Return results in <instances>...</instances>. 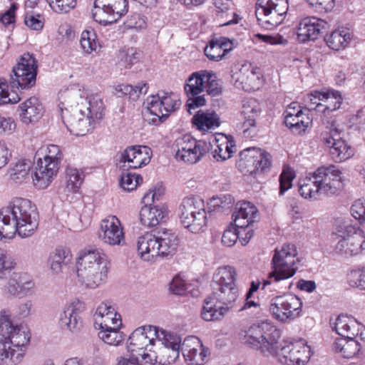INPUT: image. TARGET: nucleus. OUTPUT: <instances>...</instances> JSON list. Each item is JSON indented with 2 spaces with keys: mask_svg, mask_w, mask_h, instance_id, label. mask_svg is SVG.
I'll return each mask as SVG.
<instances>
[{
  "mask_svg": "<svg viewBox=\"0 0 365 365\" xmlns=\"http://www.w3.org/2000/svg\"><path fill=\"white\" fill-rule=\"evenodd\" d=\"M324 130L320 133L321 142L329 148L332 158L336 162H342L354 155V148L341 137L344 128L336 120H323Z\"/></svg>",
  "mask_w": 365,
  "mask_h": 365,
  "instance_id": "8",
  "label": "nucleus"
},
{
  "mask_svg": "<svg viewBox=\"0 0 365 365\" xmlns=\"http://www.w3.org/2000/svg\"><path fill=\"white\" fill-rule=\"evenodd\" d=\"M34 289V282L26 274L14 272L1 288V292L3 295L9 298H22L32 295Z\"/></svg>",
  "mask_w": 365,
  "mask_h": 365,
  "instance_id": "23",
  "label": "nucleus"
},
{
  "mask_svg": "<svg viewBox=\"0 0 365 365\" xmlns=\"http://www.w3.org/2000/svg\"><path fill=\"white\" fill-rule=\"evenodd\" d=\"M71 252L66 247H59L52 252L48 257V264L51 270L55 274L63 272V267L71 261Z\"/></svg>",
  "mask_w": 365,
  "mask_h": 365,
  "instance_id": "39",
  "label": "nucleus"
},
{
  "mask_svg": "<svg viewBox=\"0 0 365 365\" xmlns=\"http://www.w3.org/2000/svg\"><path fill=\"white\" fill-rule=\"evenodd\" d=\"M351 215L359 221L360 229L365 230V207L361 200L356 201L351 208Z\"/></svg>",
  "mask_w": 365,
  "mask_h": 365,
  "instance_id": "61",
  "label": "nucleus"
},
{
  "mask_svg": "<svg viewBox=\"0 0 365 365\" xmlns=\"http://www.w3.org/2000/svg\"><path fill=\"white\" fill-rule=\"evenodd\" d=\"M181 338L176 334L161 329L155 340L157 359L159 365H170L180 356Z\"/></svg>",
  "mask_w": 365,
  "mask_h": 365,
  "instance_id": "16",
  "label": "nucleus"
},
{
  "mask_svg": "<svg viewBox=\"0 0 365 365\" xmlns=\"http://www.w3.org/2000/svg\"><path fill=\"white\" fill-rule=\"evenodd\" d=\"M179 241L178 237L169 230L147 232L138 239V252L145 261H155L159 257L173 255Z\"/></svg>",
  "mask_w": 365,
  "mask_h": 365,
  "instance_id": "4",
  "label": "nucleus"
},
{
  "mask_svg": "<svg viewBox=\"0 0 365 365\" xmlns=\"http://www.w3.org/2000/svg\"><path fill=\"white\" fill-rule=\"evenodd\" d=\"M82 173L73 168L68 167L66 169L67 189L72 192H76L83 182Z\"/></svg>",
  "mask_w": 365,
  "mask_h": 365,
  "instance_id": "53",
  "label": "nucleus"
},
{
  "mask_svg": "<svg viewBox=\"0 0 365 365\" xmlns=\"http://www.w3.org/2000/svg\"><path fill=\"white\" fill-rule=\"evenodd\" d=\"M205 206L203 200L199 197L190 196L185 197L180 206V215L197 214L205 212Z\"/></svg>",
  "mask_w": 365,
  "mask_h": 365,
  "instance_id": "46",
  "label": "nucleus"
},
{
  "mask_svg": "<svg viewBox=\"0 0 365 365\" xmlns=\"http://www.w3.org/2000/svg\"><path fill=\"white\" fill-rule=\"evenodd\" d=\"M352 34L349 29L341 28L333 31L325 37L327 45L331 49L339 51L346 48L350 43Z\"/></svg>",
  "mask_w": 365,
  "mask_h": 365,
  "instance_id": "41",
  "label": "nucleus"
},
{
  "mask_svg": "<svg viewBox=\"0 0 365 365\" xmlns=\"http://www.w3.org/2000/svg\"><path fill=\"white\" fill-rule=\"evenodd\" d=\"M214 146L213 157L217 161L229 159L233 153V142L230 141L225 135H222L221 138H215Z\"/></svg>",
  "mask_w": 365,
  "mask_h": 365,
  "instance_id": "45",
  "label": "nucleus"
},
{
  "mask_svg": "<svg viewBox=\"0 0 365 365\" xmlns=\"http://www.w3.org/2000/svg\"><path fill=\"white\" fill-rule=\"evenodd\" d=\"M31 168L29 160H23L18 161L9 170V178L15 184H21L29 179V173Z\"/></svg>",
  "mask_w": 365,
  "mask_h": 365,
  "instance_id": "48",
  "label": "nucleus"
},
{
  "mask_svg": "<svg viewBox=\"0 0 365 365\" xmlns=\"http://www.w3.org/2000/svg\"><path fill=\"white\" fill-rule=\"evenodd\" d=\"M288 9L287 0H257L255 14L262 27L272 30L283 22Z\"/></svg>",
  "mask_w": 365,
  "mask_h": 365,
  "instance_id": "10",
  "label": "nucleus"
},
{
  "mask_svg": "<svg viewBox=\"0 0 365 365\" xmlns=\"http://www.w3.org/2000/svg\"><path fill=\"white\" fill-rule=\"evenodd\" d=\"M180 351L189 365H203L210 354L208 348L204 346L200 339L195 336H189L181 341Z\"/></svg>",
  "mask_w": 365,
  "mask_h": 365,
  "instance_id": "24",
  "label": "nucleus"
},
{
  "mask_svg": "<svg viewBox=\"0 0 365 365\" xmlns=\"http://www.w3.org/2000/svg\"><path fill=\"white\" fill-rule=\"evenodd\" d=\"M365 250V230L356 225L343 223L338 230L337 242L334 247L336 254L353 257Z\"/></svg>",
  "mask_w": 365,
  "mask_h": 365,
  "instance_id": "9",
  "label": "nucleus"
},
{
  "mask_svg": "<svg viewBox=\"0 0 365 365\" xmlns=\"http://www.w3.org/2000/svg\"><path fill=\"white\" fill-rule=\"evenodd\" d=\"M51 8L56 12L66 13L74 8L76 0H46Z\"/></svg>",
  "mask_w": 365,
  "mask_h": 365,
  "instance_id": "57",
  "label": "nucleus"
},
{
  "mask_svg": "<svg viewBox=\"0 0 365 365\" xmlns=\"http://www.w3.org/2000/svg\"><path fill=\"white\" fill-rule=\"evenodd\" d=\"M94 325L101 330L111 327L120 328L122 326L121 316L115 309L107 303H101L93 314Z\"/></svg>",
  "mask_w": 365,
  "mask_h": 365,
  "instance_id": "31",
  "label": "nucleus"
},
{
  "mask_svg": "<svg viewBox=\"0 0 365 365\" xmlns=\"http://www.w3.org/2000/svg\"><path fill=\"white\" fill-rule=\"evenodd\" d=\"M98 237L104 243L112 246H123L125 243L120 221L114 215L108 216L101 221Z\"/></svg>",
  "mask_w": 365,
  "mask_h": 365,
  "instance_id": "25",
  "label": "nucleus"
},
{
  "mask_svg": "<svg viewBox=\"0 0 365 365\" xmlns=\"http://www.w3.org/2000/svg\"><path fill=\"white\" fill-rule=\"evenodd\" d=\"M213 289L212 294L205 299L201 316L207 321L220 319L235 306L239 296L237 284Z\"/></svg>",
  "mask_w": 365,
  "mask_h": 365,
  "instance_id": "7",
  "label": "nucleus"
},
{
  "mask_svg": "<svg viewBox=\"0 0 365 365\" xmlns=\"http://www.w3.org/2000/svg\"><path fill=\"white\" fill-rule=\"evenodd\" d=\"M237 272L235 267L229 265L217 269L212 277V289L228 287L237 284Z\"/></svg>",
  "mask_w": 365,
  "mask_h": 365,
  "instance_id": "38",
  "label": "nucleus"
},
{
  "mask_svg": "<svg viewBox=\"0 0 365 365\" xmlns=\"http://www.w3.org/2000/svg\"><path fill=\"white\" fill-rule=\"evenodd\" d=\"M180 105V100L177 95L164 91L151 96L147 100V110L154 116L151 120L155 124L163 122L170 113L178 109Z\"/></svg>",
  "mask_w": 365,
  "mask_h": 365,
  "instance_id": "13",
  "label": "nucleus"
},
{
  "mask_svg": "<svg viewBox=\"0 0 365 365\" xmlns=\"http://www.w3.org/2000/svg\"><path fill=\"white\" fill-rule=\"evenodd\" d=\"M80 43L83 52L91 54L100 48L97 35L93 30H84L81 33Z\"/></svg>",
  "mask_w": 365,
  "mask_h": 365,
  "instance_id": "50",
  "label": "nucleus"
},
{
  "mask_svg": "<svg viewBox=\"0 0 365 365\" xmlns=\"http://www.w3.org/2000/svg\"><path fill=\"white\" fill-rule=\"evenodd\" d=\"M282 356L288 365H306L310 360L312 350L304 339L286 342L277 354Z\"/></svg>",
  "mask_w": 365,
  "mask_h": 365,
  "instance_id": "22",
  "label": "nucleus"
},
{
  "mask_svg": "<svg viewBox=\"0 0 365 365\" xmlns=\"http://www.w3.org/2000/svg\"><path fill=\"white\" fill-rule=\"evenodd\" d=\"M98 336L106 344L111 346H118L124 340V334L120 331V328L111 327L101 330L98 332Z\"/></svg>",
  "mask_w": 365,
  "mask_h": 365,
  "instance_id": "51",
  "label": "nucleus"
},
{
  "mask_svg": "<svg viewBox=\"0 0 365 365\" xmlns=\"http://www.w3.org/2000/svg\"><path fill=\"white\" fill-rule=\"evenodd\" d=\"M302 302L295 295L287 294L277 296L269 302V311L274 319L284 322L294 320L299 316Z\"/></svg>",
  "mask_w": 365,
  "mask_h": 365,
  "instance_id": "17",
  "label": "nucleus"
},
{
  "mask_svg": "<svg viewBox=\"0 0 365 365\" xmlns=\"http://www.w3.org/2000/svg\"><path fill=\"white\" fill-rule=\"evenodd\" d=\"M141 56V52L135 48H123L118 52L117 66L120 69L130 68L139 61Z\"/></svg>",
  "mask_w": 365,
  "mask_h": 365,
  "instance_id": "44",
  "label": "nucleus"
},
{
  "mask_svg": "<svg viewBox=\"0 0 365 365\" xmlns=\"http://www.w3.org/2000/svg\"><path fill=\"white\" fill-rule=\"evenodd\" d=\"M206 70L193 72L190 75L184 85V90L187 97L186 107L191 114L192 110L205 104V98L202 94L205 92Z\"/></svg>",
  "mask_w": 365,
  "mask_h": 365,
  "instance_id": "19",
  "label": "nucleus"
},
{
  "mask_svg": "<svg viewBox=\"0 0 365 365\" xmlns=\"http://www.w3.org/2000/svg\"><path fill=\"white\" fill-rule=\"evenodd\" d=\"M328 23L321 19L309 16L302 19L297 26V37L302 42L314 41L323 30L328 28Z\"/></svg>",
  "mask_w": 365,
  "mask_h": 365,
  "instance_id": "30",
  "label": "nucleus"
},
{
  "mask_svg": "<svg viewBox=\"0 0 365 365\" xmlns=\"http://www.w3.org/2000/svg\"><path fill=\"white\" fill-rule=\"evenodd\" d=\"M193 124L200 130L208 131L220 125L218 115L210 110H199L192 119Z\"/></svg>",
  "mask_w": 365,
  "mask_h": 365,
  "instance_id": "40",
  "label": "nucleus"
},
{
  "mask_svg": "<svg viewBox=\"0 0 365 365\" xmlns=\"http://www.w3.org/2000/svg\"><path fill=\"white\" fill-rule=\"evenodd\" d=\"M162 195L163 190L160 187L150 189L144 195L142 200L145 206L140 211V220L145 227H155L162 222L168 215L167 210L163 207L150 206L155 200H160Z\"/></svg>",
  "mask_w": 365,
  "mask_h": 365,
  "instance_id": "18",
  "label": "nucleus"
},
{
  "mask_svg": "<svg viewBox=\"0 0 365 365\" xmlns=\"http://www.w3.org/2000/svg\"><path fill=\"white\" fill-rule=\"evenodd\" d=\"M108 261L99 250H83L77 261V275L87 287L95 289L107 279Z\"/></svg>",
  "mask_w": 365,
  "mask_h": 365,
  "instance_id": "5",
  "label": "nucleus"
},
{
  "mask_svg": "<svg viewBox=\"0 0 365 365\" xmlns=\"http://www.w3.org/2000/svg\"><path fill=\"white\" fill-rule=\"evenodd\" d=\"M323 95H324V98H322V106L324 107V116L322 120L324 118H328L329 120H334V118H329L327 116V113H329V111H334L339 109L342 103V97L340 92L337 91H328L327 92H323Z\"/></svg>",
  "mask_w": 365,
  "mask_h": 365,
  "instance_id": "47",
  "label": "nucleus"
},
{
  "mask_svg": "<svg viewBox=\"0 0 365 365\" xmlns=\"http://www.w3.org/2000/svg\"><path fill=\"white\" fill-rule=\"evenodd\" d=\"M331 328L341 338L365 339V327L354 317L341 314L331 324Z\"/></svg>",
  "mask_w": 365,
  "mask_h": 365,
  "instance_id": "28",
  "label": "nucleus"
},
{
  "mask_svg": "<svg viewBox=\"0 0 365 365\" xmlns=\"http://www.w3.org/2000/svg\"><path fill=\"white\" fill-rule=\"evenodd\" d=\"M143 181V178L135 173H128L123 174L120 178V186L121 187L128 191H132L136 188Z\"/></svg>",
  "mask_w": 365,
  "mask_h": 365,
  "instance_id": "54",
  "label": "nucleus"
},
{
  "mask_svg": "<svg viewBox=\"0 0 365 365\" xmlns=\"http://www.w3.org/2000/svg\"><path fill=\"white\" fill-rule=\"evenodd\" d=\"M58 170L56 163L38 158L32 175L34 186L38 189L46 188L56 175Z\"/></svg>",
  "mask_w": 365,
  "mask_h": 365,
  "instance_id": "32",
  "label": "nucleus"
},
{
  "mask_svg": "<svg viewBox=\"0 0 365 365\" xmlns=\"http://www.w3.org/2000/svg\"><path fill=\"white\" fill-rule=\"evenodd\" d=\"M232 217L235 225L237 228H247L257 220L258 210L250 202H238L235 206V210L232 214Z\"/></svg>",
  "mask_w": 365,
  "mask_h": 365,
  "instance_id": "33",
  "label": "nucleus"
},
{
  "mask_svg": "<svg viewBox=\"0 0 365 365\" xmlns=\"http://www.w3.org/2000/svg\"><path fill=\"white\" fill-rule=\"evenodd\" d=\"M204 53L211 61H219L225 57L223 51L221 50L214 39L205 48Z\"/></svg>",
  "mask_w": 365,
  "mask_h": 365,
  "instance_id": "60",
  "label": "nucleus"
},
{
  "mask_svg": "<svg viewBox=\"0 0 365 365\" xmlns=\"http://www.w3.org/2000/svg\"><path fill=\"white\" fill-rule=\"evenodd\" d=\"M38 226L36 208L28 199L15 198L0 210L1 239H12L16 233L21 238L29 237Z\"/></svg>",
  "mask_w": 365,
  "mask_h": 365,
  "instance_id": "2",
  "label": "nucleus"
},
{
  "mask_svg": "<svg viewBox=\"0 0 365 365\" xmlns=\"http://www.w3.org/2000/svg\"><path fill=\"white\" fill-rule=\"evenodd\" d=\"M31 337L26 325L11 321L9 310L0 311V364H19L24 357Z\"/></svg>",
  "mask_w": 365,
  "mask_h": 365,
  "instance_id": "3",
  "label": "nucleus"
},
{
  "mask_svg": "<svg viewBox=\"0 0 365 365\" xmlns=\"http://www.w3.org/2000/svg\"><path fill=\"white\" fill-rule=\"evenodd\" d=\"M19 101V95L14 93H9L6 81L0 78V105L9 103H16Z\"/></svg>",
  "mask_w": 365,
  "mask_h": 365,
  "instance_id": "56",
  "label": "nucleus"
},
{
  "mask_svg": "<svg viewBox=\"0 0 365 365\" xmlns=\"http://www.w3.org/2000/svg\"><path fill=\"white\" fill-rule=\"evenodd\" d=\"M206 78L205 91L212 96L220 95L222 92V85L216 75L206 70Z\"/></svg>",
  "mask_w": 365,
  "mask_h": 365,
  "instance_id": "52",
  "label": "nucleus"
},
{
  "mask_svg": "<svg viewBox=\"0 0 365 365\" xmlns=\"http://www.w3.org/2000/svg\"><path fill=\"white\" fill-rule=\"evenodd\" d=\"M241 155L245 158L247 165L252 164L255 172H264L271 166V155L267 152L257 148L244 150Z\"/></svg>",
  "mask_w": 365,
  "mask_h": 365,
  "instance_id": "36",
  "label": "nucleus"
},
{
  "mask_svg": "<svg viewBox=\"0 0 365 365\" xmlns=\"http://www.w3.org/2000/svg\"><path fill=\"white\" fill-rule=\"evenodd\" d=\"M322 98H324L323 92L315 91L304 97V103L308 109H316L321 107Z\"/></svg>",
  "mask_w": 365,
  "mask_h": 365,
  "instance_id": "62",
  "label": "nucleus"
},
{
  "mask_svg": "<svg viewBox=\"0 0 365 365\" xmlns=\"http://www.w3.org/2000/svg\"><path fill=\"white\" fill-rule=\"evenodd\" d=\"M19 118L24 124L38 121L43 113V107L36 97H31L19 106Z\"/></svg>",
  "mask_w": 365,
  "mask_h": 365,
  "instance_id": "35",
  "label": "nucleus"
},
{
  "mask_svg": "<svg viewBox=\"0 0 365 365\" xmlns=\"http://www.w3.org/2000/svg\"><path fill=\"white\" fill-rule=\"evenodd\" d=\"M161 329L155 326H143L135 329L127 341V349L132 357H138L148 345H155L157 334Z\"/></svg>",
  "mask_w": 365,
  "mask_h": 365,
  "instance_id": "20",
  "label": "nucleus"
},
{
  "mask_svg": "<svg viewBox=\"0 0 365 365\" xmlns=\"http://www.w3.org/2000/svg\"><path fill=\"white\" fill-rule=\"evenodd\" d=\"M151 149L145 145H133L125 148L120 154V162L123 168L138 169L148 165L151 159Z\"/></svg>",
  "mask_w": 365,
  "mask_h": 365,
  "instance_id": "27",
  "label": "nucleus"
},
{
  "mask_svg": "<svg viewBox=\"0 0 365 365\" xmlns=\"http://www.w3.org/2000/svg\"><path fill=\"white\" fill-rule=\"evenodd\" d=\"M85 308V304L77 299L66 304L59 316L58 322L61 327L73 334L79 332L82 327L79 314Z\"/></svg>",
  "mask_w": 365,
  "mask_h": 365,
  "instance_id": "26",
  "label": "nucleus"
},
{
  "mask_svg": "<svg viewBox=\"0 0 365 365\" xmlns=\"http://www.w3.org/2000/svg\"><path fill=\"white\" fill-rule=\"evenodd\" d=\"M361 349V345L356 339H336L333 344V349L341 356L346 359L356 356Z\"/></svg>",
  "mask_w": 365,
  "mask_h": 365,
  "instance_id": "42",
  "label": "nucleus"
},
{
  "mask_svg": "<svg viewBox=\"0 0 365 365\" xmlns=\"http://www.w3.org/2000/svg\"><path fill=\"white\" fill-rule=\"evenodd\" d=\"M15 265L14 259L5 250L0 248V279L4 278L6 272H10Z\"/></svg>",
  "mask_w": 365,
  "mask_h": 365,
  "instance_id": "55",
  "label": "nucleus"
},
{
  "mask_svg": "<svg viewBox=\"0 0 365 365\" xmlns=\"http://www.w3.org/2000/svg\"><path fill=\"white\" fill-rule=\"evenodd\" d=\"M273 327L269 324H253L246 331L245 343L261 352L264 356L277 354L276 341L271 336Z\"/></svg>",
  "mask_w": 365,
  "mask_h": 365,
  "instance_id": "12",
  "label": "nucleus"
},
{
  "mask_svg": "<svg viewBox=\"0 0 365 365\" xmlns=\"http://www.w3.org/2000/svg\"><path fill=\"white\" fill-rule=\"evenodd\" d=\"M284 123L292 133L301 134L309 127L311 120L308 115L303 112L294 116L284 117Z\"/></svg>",
  "mask_w": 365,
  "mask_h": 365,
  "instance_id": "49",
  "label": "nucleus"
},
{
  "mask_svg": "<svg viewBox=\"0 0 365 365\" xmlns=\"http://www.w3.org/2000/svg\"><path fill=\"white\" fill-rule=\"evenodd\" d=\"M323 195L336 193L341 184V172L335 165L322 166L314 171Z\"/></svg>",
  "mask_w": 365,
  "mask_h": 365,
  "instance_id": "29",
  "label": "nucleus"
},
{
  "mask_svg": "<svg viewBox=\"0 0 365 365\" xmlns=\"http://www.w3.org/2000/svg\"><path fill=\"white\" fill-rule=\"evenodd\" d=\"M232 73V80L235 86L245 91L257 90L262 83L260 69L251 63L246 62L236 66Z\"/></svg>",
  "mask_w": 365,
  "mask_h": 365,
  "instance_id": "21",
  "label": "nucleus"
},
{
  "mask_svg": "<svg viewBox=\"0 0 365 365\" xmlns=\"http://www.w3.org/2000/svg\"><path fill=\"white\" fill-rule=\"evenodd\" d=\"M299 185V193L306 199H317L321 195H323L322 190H321V186L315 172L310 173L303 179H300Z\"/></svg>",
  "mask_w": 365,
  "mask_h": 365,
  "instance_id": "37",
  "label": "nucleus"
},
{
  "mask_svg": "<svg viewBox=\"0 0 365 365\" xmlns=\"http://www.w3.org/2000/svg\"><path fill=\"white\" fill-rule=\"evenodd\" d=\"M309 6L319 13H327L334 7V0H305Z\"/></svg>",
  "mask_w": 365,
  "mask_h": 365,
  "instance_id": "58",
  "label": "nucleus"
},
{
  "mask_svg": "<svg viewBox=\"0 0 365 365\" xmlns=\"http://www.w3.org/2000/svg\"><path fill=\"white\" fill-rule=\"evenodd\" d=\"M294 179L293 173L291 170H284L279 176V195H283L292 185V182Z\"/></svg>",
  "mask_w": 365,
  "mask_h": 365,
  "instance_id": "64",
  "label": "nucleus"
},
{
  "mask_svg": "<svg viewBox=\"0 0 365 365\" xmlns=\"http://www.w3.org/2000/svg\"><path fill=\"white\" fill-rule=\"evenodd\" d=\"M297 251L294 245L287 244L277 248L271 262L272 271L267 279H263L262 289H266L269 285L293 277L297 269Z\"/></svg>",
  "mask_w": 365,
  "mask_h": 365,
  "instance_id": "6",
  "label": "nucleus"
},
{
  "mask_svg": "<svg viewBox=\"0 0 365 365\" xmlns=\"http://www.w3.org/2000/svg\"><path fill=\"white\" fill-rule=\"evenodd\" d=\"M349 282L351 287L365 289V267L362 269L351 271L349 274Z\"/></svg>",
  "mask_w": 365,
  "mask_h": 365,
  "instance_id": "59",
  "label": "nucleus"
},
{
  "mask_svg": "<svg viewBox=\"0 0 365 365\" xmlns=\"http://www.w3.org/2000/svg\"><path fill=\"white\" fill-rule=\"evenodd\" d=\"M126 25L129 28L141 30L146 27V18L141 14L135 13L130 15L127 21Z\"/></svg>",
  "mask_w": 365,
  "mask_h": 365,
  "instance_id": "63",
  "label": "nucleus"
},
{
  "mask_svg": "<svg viewBox=\"0 0 365 365\" xmlns=\"http://www.w3.org/2000/svg\"><path fill=\"white\" fill-rule=\"evenodd\" d=\"M58 108L70 133L84 135L103 118L104 105L101 98L89 95L79 86H72L58 94Z\"/></svg>",
  "mask_w": 365,
  "mask_h": 365,
  "instance_id": "1",
  "label": "nucleus"
},
{
  "mask_svg": "<svg viewBox=\"0 0 365 365\" xmlns=\"http://www.w3.org/2000/svg\"><path fill=\"white\" fill-rule=\"evenodd\" d=\"M37 62L36 58L29 53H24L12 69L14 73L11 76L12 87L29 89L33 87L36 81Z\"/></svg>",
  "mask_w": 365,
  "mask_h": 365,
  "instance_id": "15",
  "label": "nucleus"
},
{
  "mask_svg": "<svg viewBox=\"0 0 365 365\" xmlns=\"http://www.w3.org/2000/svg\"><path fill=\"white\" fill-rule=\"evenodd\" d=\"M181 224L192 233L202 232L207 225L206 212L192 214V215H180Z\"/></svg>",
  "mask_w": 365,
  "mask_h": 365,
  "instance_id": "43",
  "label": "nucleus"
},
{
  "mask_svg": "<svg viewBox=\"0 0 365 365\" xmlns=\"http://www.w3.org/2000/svg\"><path fill=\"white\" fill-rule=\"evenodd\" d=\"M210 143L197 140L190 135L177 138L173 145L175 158L188 164H195L209 151Z\"/></svg>",
  "mask_w": 365,
  "mask_h": 365,
  "instance_id": "11",
  "label": "nucleus"
},
{
  "mask_svg": "<svg viewBox=\"0 0 365 365\" xmlns=\"http://www.w3.org/2000/svg\"><path fill=\"white\" fill-rule=\"evenodd\" d=\"M128 11V0H95L92 15L103 25L115 23Z\"/></svg>",
  "mask_w": 365,
  "mask_h": 365,
  "instance_id": "14",
  "label": "nucleus"
},
{
  "mask_svg": "<svg viewBox=\"0 0 365 365\" xmlns=\"http://www.w3.org/2000/svg\"><path fill=\"white\" fill-rule=\"evenodd\" d=\"M261 113V108L255 99L244 101L241 110V116L243 122L242 129L245 136L252 135L251 128H255L256 119Z\"/></svg>",
  "mask_w": 365,
  "mask_h": 365,
  "instance_id": "34",
  "label": "nucleus"
}]
</instances>
